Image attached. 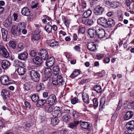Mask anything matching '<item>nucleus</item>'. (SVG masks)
<instances>
[{
    "mask_svg": "<svg viewBox=\"0 0 134 134\" xmlns=\"http://www.w3.org/2000/svg\"><path fill=\"white\" fill-rule=\"evenodd\" d=\"M52 83L55 85H61L64 84V81L63 78L61 75H58L57 77V78L54 77L52 78Z\"/></svg>",
    "mask_w": 134,
    "mask_h": 134,
    "instance_id": "obj_1",
    "label": "nucleus"
},
{
    "mask_svg": "<svg viewBox=\"0 0 134 134\" xmlns=\"http://www.w3.org/2000/svg\"><path fill=\"white\" fill-rule=\"evenodd\" d=\"M31 79L35 82H37L39 80L40 76L39 73L34 70H32L30 71Z\"/></svg>",
    "mask_w": 134,
    "mask_h": 134,
    "instance_id": "obj_2",
    "label": "nucleus"
},
{
    "mask_svg": "<svg viewBox=\"0 0 134 134\" xmlns=\"http://www.w3.org/2000/svg\"><path fill=\"white\" fill-rule=\"evenodd\" d=\"M46 100L47 103L51 105L55 104L57 101L56 96L54 94L49 95Z\"/></svg>",
    "mask_w": 134,
    "mask_h": 134,
    "instance_id": "obj_3",
    "label": "nucleus"
},
{
    "mask_svg": "<svg viewBox=\"0 0 134 134\" xmlns=\"http://www.w3.org/2000/svg\"><path fill=\"white\" fill-rule=\"evenodd\" d=\"M38 54L41 56L42 59L44 60H47L49 56L48 51L44 49H42L40 50Z\"/></svg>",
    "mask_w": 134,
    "mask_h": 134,
    "instance_id": "obj_4",
    "label": "nucleus"
},
{
    "mask_svg": "<svg viewBox=\"0 0 134 134\" xmlns=\"http://www.w3.org/2000/svg\"><path fill=\"white\" fill-rule=\"evenodd\" d=\"M1 83L3 85H8L11 83L8 76L5 75L2 76L0 78Z\"/></svg>",
    "mask_w": 134,
    "mask_h": 134,
    "instance_id": "obj_5",
    "label": "nucleus"
},
{
    "mask_svg": "<svg viewBox=\"0 0 134 134\" xmlns=\"http://www.w3.org/2000/svg\"><path fill=\"white\" fill-rule=\"evenodd\" d=\"M0 54L5 58H8L9 53L7 50L3 46H0Z\"/></svg>",
    "mask_w": 134,
    "mask_h": 134,
    "instance_id": "obj_6",
    "label": "nucleus"
},
{
    "mask_svg": "<svg viewBox=\"0 0 134 134\" xmlns=\"http://www.w3.org/2000/svg\"><path fill=\"white\" fill-rule=\"evenodd\" d=\"M88 33L91 38H97V30L94 29H89L88 31Z\"/></svg>",
    "mask_w": 134,
    "mask_h": 134,
    "instance_id": "obj_7",
    "label": "nucleus"
},
{
    "mask_svg": "<svg viewBox=\"0 0 134 134\" xmlns=\"http://www.w3.org/2000/svg\"><path fill=\"white\" fill-rule=\"evenodd\" d=\"M104 10L102 7L98 5L94 9V13L96 15H99L102 14Z\"/></svg>",
    "mask_w": 134,
    "mask_h": 134,
    "instance_id": "obj_8",
    "label": "nucleus"
},
{
    "mask_svg": "<svg viewBox=\"0 0 134 134\" xmlns=\"http://www.w3.org/2000/svg\"><path fill=\"white\" fill-rule=\"evenodd\" d=\"M107 20L104 17H100L98 18L97 20L98 24L101 25L104 27L105 28Z\"/></svg>",
    "mask_w": 134,
    "mask_h": 134,
    "instance_id": "obj_9",
    "label": "nucleus"
},
{
    "mask_svg": "<svg viewBox=\"0 0 134 134\" xmlns=\"http://www.w3.org/2000/svg\"><path fill=\"white\" fill-rule=\"evenodd\" d=\"M104 1L107 5L110 6L111 7L114 8L117 7L118 3L116 1L110 2L108 0H104Z\"/></svg>",
    "mask_w": 134,
    "mask_h": 134,
    "instance_id": "obj_10",
    "label": "nucleus"
},
{
    "mask_svg": "<svg viewBox=\"0 0 134 134\" xmlns=\"http://www.w3.org/2000/svg\"><path fill=\"white\" fill-rule=\"evenodd\" d=\"M81 122V121L80 120L75 121L73 122H70L69 124L68 127L72 129H76L77 125Z\"/></svg>",
    "mask_w": 134,
    "mask_h": 134,
    "instance_id": "obj_11",
    "label": "nucleus"
},
{
    "mask_svg": "<svg viewBox=\"0 0 134 134\" xmlns=\"http://www.w3.org/2000/svg\"><path fill=\"white\" fill-rule=\"evenodd\" d=\"M87 47L88 49L91 51L94 52L96 49V45L94 42L88 43Z\"/></svg>",
    "mask_w": 134,
    "mask_h": 134,
    "instance_id": "obj_12",
    "label": "nucleus"
},
{
    "mask_svg": "<svg viewBox=\"0 0 134 134\" xmlns=\"http://www.w3.org/2000/svg\"><path fill=\"white\" fill-rule=\"evenodd\" d=\"M33 63L36 65H39L42 63V58L40 56H36L32 59Z\"/></svg>",
    "mask_w": 134,
    "mask_h": 134,
    "instance_id": "obj_13",
    "label": "nucleus"
},
{
    "mask_svg": "<svg viewBox=\"0 0 134 134\" xmlns=\"http://www.w3.org/2000/svg\"><path fill=\"white\" fill-rule=\"evenodd\" d=\"M97 38L98 37L99 38H102L104 37L105 35L104 30L102 29L97 30Z\"/></svg>",
    "mask_w": 134,
    "mask_h": 134,
    "instance_id": "obj_14",
    "label": "nucleus"
},
{
    "mask_svg": "<svg viewBox=\"0 0 134 134\" xmlns=\"http://www.w3.org/2000/svg\"><path fill=\"white\" fill-rule=\"evenodd\" d=\"M28 54L26 52H24L19 54H18V59L22 60H25L28 58Z\"/></svg>",
    "mask_w": 134,
    "mask_h": 134,
    "instance_id": "obj_15",
    "label": "nucleus"
},
{
    "mask_svg": "<svg viewBox=\"0 0 134 134\" xmlns=\"http://www.w3.org/2000/svg\"><path fill=\"white\" fill-rule=\"evenodd\" d=\"M21 12L23 15L28 16L30 15L31 11L27 7H25L21 9Z\"/></svg>",
    "mask_w": 134,
    "mask_h": 134,
    "instance_id": "obj_16",
    "label": "nucleus"
},
{
    "mask_svg": "<svg viewBox=\"0 0 134 134\" xmlns=\"http://www.w3.org/2000/svg\"><path fill=\"white\" fill-rule=\"evenodd\" d=\"M10 62L7 60H3L1 63L2 67L4 70L8 69L10 66Z\"/></svg>",
    "mask_w": 134,
    "mask_h": 134,
    "instance_id": "obj_17",
    "label": "nucleus"
},
{
    "mask_svg": "<svg viewBox=\"0 0 134 134\" xmlns=\"http://www.w3.org/2000/svg\"><path fill=\"white\" fill-rule=\"evenodd\" d=\"M47 66L49 67H50L52 66L55 63V60L54 58L52 57H50L46 61Z\"/></svg>",
    "mask_w": 134,
    "mask_h": 134,
    "instance_id": "obj_18",
    "label": "nucleus"
},
{
    "mask_svg": "<svg viewBox=\"0 0 134 134\" xmlns=\"http://www.w3.org/2000/svg\"><path fill=\"white\" fill-rule=\"evenodd\" d=\"M115 23L113 19H109L107 21L105 28L114 27L115 25Z\"/></svg>",
    "mask_w": 134,
    "mask_h": 134,
    "instance_id": "obj_19",
    "label": "nucleus"
},
{
    "mask_svg": "<svg viewBox=\"0 0 134 134\" xmlns=\"http://www.w3.org/2000/svg\"><path fill=\"white\" fill-rule=\"evenodd\" d=\"M2 95L3 96L4 99H8L9 98V92L7 90H3L1 92Z\"/></svg>",
    "mask_w": 134,
    "mask_h": 134,
    "instance_id": "obj_20",
    "label": "nucleus"
},
{
    "mask_svg": "<svg viewBox=\"0 0 134 134\" xmlns=\"http://www.w3.org/2000/svg\"><path fill=\"white\" fill-rule=\"evenodd\" d=\"M52 23L51 21H50L45 25L44 30L48 33L51 32L52 30Z\"/></svg>",
    "mask_w": 134,
    "mask_h": 134,
    "instance_id": "obj_21",
    "label": "nucleus"
},
{
    "mask_svg": "<svg viewBox=\"0 0 134 134\" xmlns=\"http://www.w3.org/2000/svg\"><path fill=\"white\" fill-rule=\"evenodd\" d=\"M134 115V113L131 111H129L126 112L125 115L124 117V120H128Z\"/></svg>",
    "mask_w": 134,
    "mask_h": 134,
    "instance_id": "obj_22",
    "label": "nucleus"
},
{
    "mask_svg": "<svg viewBox=\"0 0 134 134\" xmlns=\"http://www.w3.org/2000/svg\"><path fill=\"white\" fill-rule=\"evenodd\" d=\"M11 19L9 18L6 20L4 22L3 25L9 29L12 25Z\"/></svg>",
    "mask_w": 134,
    "mask_h": 134,
    "instance_id": "obj_23",
    "label": "nucleus"
},
{
    "mask_svg": "<svg viewBox=\"0 0 134 134\" xmlns=\"http://www.w3.org/2000/svg\"><path fill=\"white\" fill-rule=\"evenodd\" d=\"M40 31H35V34L32 37V40L33 41H37L40 37V35L39 34Z\"/></svg>",
    "mask_w": 134,
    "mask_h": 134,
    "instance_id": "obj_24",
    "label": "nucleus"
},
{
    "mask_svg": "<svg viewBox=\"0 0 134 134\" xmlns=\"http://www.w3.org/2000/svg\"><path fill=\"white\" fill-rule=\"evenodd\" d=\"M45 77L49 78L52 75V70L49 68H46L44 70Z\"/></svg>",
    "mask_w": 134,
    "mask_h": 134,
    "instance_id": "obj_25",
    "label": "nucleus"
},
{
    "mask_svg": "<svg viewBox=\"0 0 134 134\" xmlns=\"http://www.w3.org/2000/svg\"><path fill=\"white\" fill-rule=\"evenodd\" d=\"M18 27L16 25H13L12 27L11 32L13 34L15 35H20L21 33H19L18 32Z\"/></svg>",
    "mask_w": 134,
    "mask_h": 134,
    "instance_id": "obj_26",
    "label": "nucleus"
},
{
    "mask_svg": "<svg viewBox=\"0 0 134 134\" xmlns=\"http://www.w3.org/2000/svg\"><path fill=\"white\" fill-rule=\"evenodd\" d=\"M82 99L84 102L87 104L90 102V100L88 95L86 93H83L82 94Z\"/></svg>",
    "mask_w": 134,
    "mask_h": 134,
    "instance_id": "obj_27",
    "label": "nucleus"
},
{
    "mask_svg": "<svg viewBox=\"0 0 134 134\" xmlns=\"http://www.w3.org/2000/svg\"><path fill=\"white\" fill-rule=\"evenodd\" d=\"M1 31L3 40L5 41H6L7 40V35L8 34V32L4 29L3 28L1 29Z\"/></svg>",
    "mask_w": 134,
    "mask_h": 134,
    "instance_id": "obj_28",
    "label": "nucleus"
},
{
    "mask_svg": "<svg viewBox=\"0 0 134 134\" xmlns=\"http://www.w3.org/2000/svg\"><path fill=\"white\" fill-rule=\"evenodd\" d=\"M105 98L103 97L101 98L100 103V109L102 110L105 107Z\"/></svg>",
    "mask_w": 134,
    "mask_h": 134,
    "instance_id": "obj_29",
    "label": "nucleus"
},
{
    "mask_svg": "<svg viewBox=\"0 0 134 134\" xmlns=\"http://www.w3.org/2000/svg\"><path fill=\"white\" fill-rule=\"evenodd\" d=\"M26 25V23L24 22L19 23L18 25V27L19 28L18 30L19 33H21V30L25 28Z\"/></svg>",
    "mask_w": 134,
    "mask_h": 134,
    "instance_id": "obj_30",
    "label": "nucleus"
},
{
    "mask_svg": "<svg viewBox=\"0 0 134 134\" xmlns=\"http://www.w3.org/2000/svg\"><path fill=\"white\" fill-rule=\"evenodd\" d=\"M83 22L85 25L88 26H90L93 23L94 21L92 19H87L85 20H83Z\"/></svg>",
    "mask_w": 134,
    "mask_h": 134,
    "instance_id": "obj_31",
    "label": "nucleus"
},
{
    "mask_svg": "<svg viewBox=\"0 0 134 134\" xmlns=\"http://www.w3.org/2000/svg\"><path fill=\"white\" fill-rule=\"evenodd\" d=\"M51 105H47L44 107V110L46 112L51 113L53 110V108Z\"/></svg>",
    "mask_w": 134,
    "mask_h": 134,
    "instance_id": "obj_32",
    "label": "nucleus"
},
{
    "mask_svg": "<svg viewBox=\"0 0 134 134\" xmlns=\"http://www.w3.org/2000/svg\"><path fill=\"white\" fill-rule=\"evenodd\" d=\"M46 103H47L46 100L43 99L38 100L36 104V105L37 107H39L40 106H43Z\"/></svg>",
    "mask_w": 134,
    "mask_h": 134,
    "instance_id": "obj_33",
    "label": "nucleus"
},
{
    "mask_svg": "<svg viewBox=\"0 0 134 134\" xmlns=\"http://www.w3.org/2000/svg\"><path fill=\"white\" fill-rule=\"evenodd\" d=\"M80 125L82 128L84 129H89L90 125L88 122H82L81 123Z\"/></svg>",
    "mask_w": 134,
    "mask_h": 134,
    "instance_id": "obj_34",
    "label": "nucleus"
},
{
    "mask_svg": "<svg viewBox=\"0 0 134 134\" xmlns=\"http://www.w3.org/2000/svg\"><path fill=\"white\" fill-rule=\"evenodd\" d=\"M25 69L22 67H19L17 69V71L19 75H23L25 72Z\"/></svg>",
    "mask_w": 134,
    "mask_h": 134,
    "instance_id": "obj_35",
    "label": "nucleus"
},
{
    "mask_svg": "<svg viewBox=\"0 0 134 134\" xmlns=\"http://www.w3.org/2000/svg\"><path fill=\"white\" fill-rule=\"evenodd\" d=\"M92 13V11L91 10L88 9L84 12L82 16L84 18H87L91 15Z\"/></svg>",
    "mask_w": 134,
    "mask_h": 134,
    "instance_id": "obj_36",
    "label": "nucleus"
},
{
    "mask_svg": "<svg viewBox=\"0 0 134 134\" xmlns=\"http://www.w3.org/2000/svg\"><path fill=\"white\" fill-rule=\"evenodd\" d=\"M93 90L95 91L98 93H100L102 91V88L100 85L94 86L93 88Z\"/></svg>",
    "mask_w": 134,
    "mask_h": 134,
    "instance_id": "obj_37",
    "label": "nucleus"
},
{
    "mask_svg": "<svg viewBox=\"0 0 134 134\" xmlns=\"http://www.w3.org/2000/svg\"><path fill=\"white\" fill-rule=\"evenodd\" d=\"M72 115L74 119L77 120L79 119L80 114L74 110L72 112Z\"/></svg>",
    "mask_w": 134,
    "mask_h": 134,
    "instance_id": "obj_38",
    "label": "nucleus"
},
{
    "mask_svg": "<svg viewBox=\"0 0 134 134\" xmlns=\"http://www.w3.org/2000/svg\"><path fill=\"white\" fill-rule=\"evenodd\" d=\"M127 128H134V120L130 121L127 122L126 125Z\"/></svg>",
    "mask_w": 134,
    "mask_h": 134,
    "instance_id": "obj_39",
    "label": "nucleus"
},
{
    "mask_svg": "<svg viewBox=\"0 0 134 134\" xmlns=\"http://www.w3.org/2000/svg\"><path fill=\"white\" fill-rule=\"evenodd\" d=\"M32 101L34 102H37L39 99V97L37 94H34L31 96Z\"/></svg>",
    "mask_w": 134,
    "mask_h": 134,
    "instance_id": "obj_40",
    "label": "nucleus"
},
{
    "mask_svg": "<svg viewBox=\"0 0 134 134\" xmlns=\"http://www.w3.org/2000/svg\"><path fill=\"white\" fill-rule=\"evenodd\" d=\"M59 120L57 118L54 117L51 119V123L53 125H57L59 122Z\"/></svg>",
    "mask_w": 134,
    "mask_h": 134,
    "instance_id": "obj_41",
    "label": "nucleus"
},
{
    "mask_svg": "<svg viewBox=\"0 0 134 134\" xmlns=\"http://www.w3.org/2000/svg\"><path fill=\"white\" fill-rule=\"evenodd\" d=\"M38 3L37 1H33L30 7L32 9L36 8L37 9V7H39Z\"/></svg>",
    "mask_w": 134,
    "mask_h": 134,
    "instance_id": "obj_42",
    "label": "nucleus"
},
{
    "mask_svg": "<svg viewBox=\"0 0 134 134\" xmlns=\"http://www.w3.org/2000/svg\"><path fill=\"white\" fill-rule=\"evenodd\" d=\"M31 83L30 82H26L24 85V88L27 91L30 90L31 87Z\"/></svg>",
    "mask_w": 134,
    "mask_h": 134,
    "instance_id": "obj_43",
    "label": "nucleus"
},
{
    "mask_svg": "<svg viewBox=\"0 0 134 134\" xmlns=\"http://www.w3.org/2000/svg\"><path fill=\"white\" fill-rule=\"evenodd\" d=\"M9 45L10 47L14 49L16 47V43L15 41H10L9 42Z\"/></svg>",
    "mask_w": 134,
    "mask_h": 134,
    "instance_id": "obj_44",
    "label": "nucleus"
},
{
    "mask_svg": "<svg viewBox=\"0 0 134 134\" xmlns=\"http://www.w3.org/2000/svg\"><path fill=\"white\" fill-rule=\"evenodd\" d=\"M53 70L54 74L56 75L59 73L60 69L58 66H55L53 67Z\"/></svg>",
    "mask_w": 134,
    "mask_h": 134,
    "instance_id": "obj_45",
    "label": "nucleus"
},
{
    "mask_svg": "<svg viewBox=\"0 0 134 134\" xmlns=\"http://www.w3.org/2000/svg\"><path fill=\"white\" fill-rule=\"evenodd\" d=\"M62 119L64 121L67 122L69 121L70 119L68 115L65 114L63 116Z\"/></svg>",
    "mask_w": 134,
    "mask_h": 134,
    "instance_id": "obj_46",
    "label": "nucleus"
},
{
    "mask_svg": "<svg viewBox=\"0 0 134 134\" xmlns=\"http://www.w3.org/2000/svg\"><path fill=\"white\" fill-rule=\"evenodd\" d=\"M93 102L94 108H96L98 107V105L97 99L96 98H94L93 100Z\"/></svg>",
    "mask_w": 134,
    "mask_h": 134,
    "instance_id": "obj_47",
    "label": "nucleus"
},
{
    "mask_svg": "<svg viewBox=\"0 0 134 134\" xmlns=\"http://www.w3.org/2000/svg\"><path fill=\"white\" fill-rule=\"evenodd\" d=\"M70 108L68 106L65 107L64 112L69 114L70 113Z\"/></svg>",
    "mask_w": 134,
    "mask_h": 134,
    "instance_id": "obj_48",
    "label": "nucleus"
},
{
    "mask_svg": "<svg viewBox=\"0 0 134 134\" xmlns=\"http://www.w3.org/2000/svg\"><path fill=\"white\" fill-rule=\"evenodd\" d=\"M118 115V113L116 111L114 113L111 117V120L112 122H114L116 120Z\"/></svg>",
    "mask_w": 134,
    "mask_h": 134,
    "instance_id": "obj_49",
    "label": "nucleus"
},
{
    "mask_svg": "<svg viewBox=\"0 0 134 134\" xmlns=\"http://www.w3.org/2000/svg\"><path fill=\"white\" fill-rule=\"evenodd\" d=\"M58 44V42L54 41L52 42L51 43L50 45V46L51 47L54 48L55 47H57L59 46Z\"/></svg>",
    "mask_w": 134,
    "mask_h": 134,
    "instance_id": "obj_50",
    "label": "nucleus"
},
{
    "mask_svg": "<svg viewBox=\"0 0 134 134\" xmlns=\"http://www.w3.org/2000/svg\"><path fill=\"white\" fill-rule=\"evenodd\" d=\"M36 51L35 50H32L29 53V54L31 57H34L36 55Z\"/></svg>",
    "mask_w": 134,
    "mask_h": 134,
    "instance_id": "obj_51",
    "label": "nucleus"
},
{
    "mask_svg": "<svg viewBox=\"0 0 134 134\" xmlns=\"http://www.w3.org/2000/svg\"><path fill=\"white\" fill-rule=\"evenodd\" d=\"M80 101L76 97L73 98L71 100V103L72 104H75L76 103L79 102Z\"/></svg>",
    "mask_w": 134,
    "mask_h": 134,
    "instance_id": "obj_52",
    "label": "nucleus"
},
{
    "mask_svg": "<svg viewBox=\"0 0 134 134\" xmlns=\"http://www.w3.org/2000/svg\"><path fill=\"white\" fill-rule=\"evenodd\" d=\"M24 48L23 44L22 43H19L18 46V50L19 51L23 50Z\"/></svg>",
    "mask_w": 134,
    "mask_h": 134,
    "instance_id": "obj_53",
    "label": "nucleus"
},
{
    "mask_svg": "<svg viewBox=\"0 0 134 134\" xmlns=\"http://www.w3.org/2000/svg\"><path fill=\"white\" fill-rule=\"evenodd\" d=\"M127 131H128L129 133L130 134H134V128H127Z\"/></svg>",
    "mask_w": 134,
    "mask_h": 134,
    "instance_id": "obj_54",
    "label": "nucleus"
},
{
    "mask_svg": "<svg viewBox=\"0 0 134 134\" xmlns=\"http://www.w3.org/2000/svg\"><path fill=\"white\" fill-rule=\"evenodd\" d=\"M74 75L75 77H76L80 74V70H75L73 72Z\"/></svg>",
    "mask_w": 134,
    "mask_h": 134,
    "instance_id": "obj_55",
    "label": "nucleus"
},
{
    "mask_svg": "<svg viewBox=\"0 0 134 134\" xmlns=\"http://www.w3.org/2000/svg\"><path fill=\"white\" fill-rule=\"evenodd\" d=\"M65 25L67 27H68L69 26L70 21V20H68L65 19L64 22Z\"/></svg>",
    "mask_w": 134,
    "mask_h": 134,
    "instance_id": "obj_56",
    "label": "nucleus"
},
{
    "mask_svg": "<svg viewBox=\"0 0 134 134\" xmlns=\"http://www.w3.org/2000/svg\"><path fill=\"white\" fill-rule=\"evenodd\" d=\"M73 48L75 51L77 52H80L81 50L80 47L78 46H75Z\"/></svg>",
    "mask_w": 134,
    "mask_h": 134,
    "instance_id": "obj_57",
    "label": "nucleus"
},
{
    "mask_svg": "<svg viewBox=\"0 0 134 134\" xmlns=\"http://www.w3.org/2000/svg\"><path fill=\"white\" fill-rule=\"evenodd\" d=\"M21 62L18 60H15L14 62V65L15 66H18L20 65Z\"/></svg>",
    "mask_w": 134,
    "mask_h": 134,
    "instance_id": "obj_58",
    "label": "nucleus"
},
{
    "mask_svg": "<svg viewBox=\"0 0 134 134\" xmlns=\"http://www.w3.org/2000/svg\"><path fill=\"white\" fill-rule=\"evenodd\" d=\"M24 104L25 106L29 108V109H31V106L30 104L27 102H25Z\"/></svg>",
    "mask_w": 134,
    "mask_h": 134,
    "instance_id": "obj_59",
    "label": "nucleus"
},
{
    "mask_svg": "<svg viewBox=\"0 0 134 134\" xmlns=\"http://www.w3.org/2000/svg\"><path fill=\"white\" fill-rule=\"evenodd\" d=\"M126 3L127 6V7H129L130 9H131L130 6L131 4V2L129 0H126Z\"/></svg>",
    "mask_w": 134,
    "mask_h": 134,
    "instance_id": "obj_60",
    "label": "nucleus"
},
{
    "mask_svg": "<svg viewBox=\"0 0 134 134\" xmlns=\"http://www.w3.org/2000/svg\"><path fill=\"white\" fill-rule=\"evenodd\" d=\"M13 16L14 18V20L16 21H18V16L17 14L14 13L13 14Z\"/></svg>",
    "mask_w": 134,
    "mask_h": 134,
    "instance_id": "obj_61",
    "label": "nucleus"
},
{
    "mask_svg": "<svg viewBox=\"0 0 134 134\" xmlns=\"http://www.w3.org/2000/svg\"><path fill=\"white\" fill-rule=\"evenodd\" d=\"M114 13L113 11L110 12H108L107 14V15L109 16H111L114 15Z\"/></svg>",
    "mask_w": 134,
    "mask_h": 134,
    "instance_id": "obj_62",
    "label": "nucleus"
},
{
    "mask_svg": "<svg viewBox=\"0 0 134 134\" xmlns=\"http://www.w3.org/2000/svg\"><path fill=\"white\" fill-rule=\"evenodd\" d=\"M32 125L31 122H28L25 124V126L27 128H29Z\"/></svg>",
    "mask_w": 134,
    "mask_h": 134,
    "instance_id": "obj_63",
    "label": "nucleus"
},
{
    "mask_svg": "<svg viewBox=\"0 0 134 134\" xmlns=\"http://www.w3.org/2000/svg\"><path fill=\"white\" fill-rule=\"evenodd\" d=\"M65 56L67 58L70 59V58L71 55L70 53L65 52Z\"/></svg>",
    "mask_w": 134,
    "mask_h": 134,
    "instance_id": "obj_64",
    "label": "nucleus"
}]
</instances>
